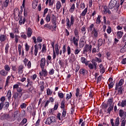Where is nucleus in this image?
I'll return each instance as SVG.
<instances>
[{
    "instance_id": "obj_32",
    "label": "nucleus",
    "mask_w": 126,
    "mask_h": 126,
    "mask_svg": "<svg viewBox=\"0 0 126 126\" xmlns=\"http://www.w3.org/2000/svg\"><path fill=\"white\" fill-rule=\"evenodd\" d=\"M4 70L6 71L7 72H9L10 71V67L8 64H5L4 67Z\"/></svg>"
},
{
    "instance_id": "obj_30",
    "label": "nucleus",
    "mask_w": 126,
    "mask_h": 126,
    "mask_svg": "<svg viewBox=\"0 0 126 126\" xmlns=\"http://www.w3.org/2000/svg\"><path fill=\"white\" fill-rule=\"evenodd\" d=\"M102 45H103V39H102L101 38H99L97 42V47H98V49Z\"/></svg>"
},
{
    "instance_id": "obj_16",
    "label": "nucleus",
    "mask_w": 126,
    "mask_h": 126,
    "mask_svg": "<svg viewBox=\"0 0 126 126\" xmlns=\"http://www.w3.org/2000/svg\"><path fill=\"white\" fill-rule=\"evenodd\" d=\"M72 41L76 47H78V41H79V37L76 38L75 36L73 37Z\"/></svg>"
},
{
    "instance_id": "obj_22",
    "label": "nucleus",
    "mask_w": 126,
    "mask_h": 126,
    "mask_svg": "<svg viewBox=\"0 0 126 126\" xmlns=\"http://www.w3.org/2000/svg\"><path fill=\"white\" fill-rule=\"evenodd\" d=\"M75 61V56L74 54H71V57L69 58V62L72 63Z\"/></svg>"
},
{
    "instance_id": "obj_54",
    "label": "nucleus",
    "mask_w": 126,
    "mask_h": 126,
    "mask_svg": "<svg viewBox=\"0 0 126 126\" xmlns=\"http://www.w3.org/2000/svg\"><path fill=\"white\" fill-rule=\"evenodd\" d=\"M36 78L37 74H34L31 76V79H32V80H33V81H35V79H36Z\"/></svg>"
},
{
    "instance_id": "obj_58",
    "label": "nucleus",
    "mask_w": 126,
    "mask_h": 126,
    "mask_svg": "<svg viewBox=\"0 0 126 126\" xmlns=\"http://www.w3.org/2000/svg\"><path fill=\"white\" fill-rule=\"evenodd\" d=\"M55 73V69L53 68L50 69V70L49 71V75H53Z\"/></svg>"
},
{
    "instance_id": "obj_56",
    "label": "nucleus",
    "mask_w": 126,
    "mask_h": 126,
    "mask_svg": "<svg viewBox=\"0 0 126 126\" xmlns=\"http://www.w3.org/2000/svg\"><path fill=\"white\" fill-rule=\"evenodd\" d=\"M58 96L61 99H63V97H64V94H63V93H58Z\"/></svg>"
},
{
    "instance_id": "obj_45",
    "label": "nucleus",
    "mask_w": 126,
    "mask_h": 126,
    "mask_svg": "<svg viewBox=\"0 0 126 126\" xmlns=\"http://www.w3.org/2000/svg\"><path fill=\"white\" fill-rule=\"evenodd\" d=\"M37 5H38V1H32V8H33V9H35V8H36V7H37Z\"/></svg>"
},
{
    "instance_id": "obj_46",
    "label": "nucleus",
    "mask_w": 126,
    "mask_h": 126,
    "mask_svg": "<svg viewBox=\"0 0 126 126\" xmlns=\"http://www.w3.org/2000/svg\"><path fill=\"white\" fill-rule=\"evenodd\" d=\"M7 97H8V100H10V99H11V91H10V90L7 92Z\"/></svg>"
},
{
    "instance_id": "obj_13",
    "label": "nucleus",
    "mask_w": 126,
    "mask_h": 126,
    "mask_svg": "<svg viewBox=\"0 0 126 126\" xmlns=\"http://www.w3.org/2000/svg\"><path fill=\"white\" fill-rule=\"evenodd\" d=\"M11 76L13 77V75L12 74L11 76H8L6 79L5 84L4 86V88H6V87H8V84L10 83V79L11 78Z\"/></svg>"
},
{
    "instance_id": "obj_14",
    "label": "nucleus",
    "mask_w": 126,
    "mask_h": 126,
    "mask_svg": "<svg viewBox=\"0 0 126 126\" xmlns=\"http://www.w3.org/2000/svg\"><path fill=\"white\" fill-rule=\"evenodd\" d=\"M23 95V94H19L18 93H15L13 95V97L15 100H16L18 98H19V99H20V98L22 97Z\"/></svg>"
},
{
    "instance_id": "obj_49",
    "label": "nucleus",
    "mask_w": 126,
    "mask_h": 126,
    "mask_svg": "<svg viewBox=\"0 0 126 126\" xmlns=\"http://www.w3.org/2000/svg\"><path fill=\"white\" fill-rule=\"evenodd\" d=\"M17 13H20L19 9H18V8H15L14 10V15H16Z\"/></svg>"
},
{
    "instance_id": "obj_29",
    "label": "nucleus",
    "mask_w": 126,
    "mask_h": 126,
    "mask_svg": "<svg viewBox=\"0 0 126 126\" xmlns=\"http://www.w3.org/2000/svg\"><path fill=\"white\" fill-rule=\"evenodd\" d=\"M74 9H75V4L73 3L72 5L71 6L69 10V12L71 13H72L73 11H74Z\"/></svg>"
},
{
    "instance_id": "obj_19",
    "label": "nucleus",
    "mask_w": 126,
    "mask_h": 126,
    "mask_svg": "<svg viewBox=\"0 0 126 126\" xmlns=\"http://www.w3.org/2000/svg\"><path fill=\"white\" fill-rule=\"evenodd\" d=\"M25 21H26V19L25 18V17L21 16L20 17V20H19V25H22V24H25Z\"/></svg>"
},
{
    "instance_id": "obj_21",
    "label": "nucleus",
    "mask_w": 126,
    "mask_h": 126,
    "mask_svg": "<svg viewBox=\"0 0 126 126\" xmlns=\"http://www.w3.org/2000/svg\"><path fill=\"white\" fill-rule=\"evenodd\" d=\"M99 71L100 72V73H102V74H103V73H105V67H104V66H103V64H100L99 65Z\"/></svg>"
},
{
    "instance_id": "obj_11",
    "label": "nucleus",
    "mask_w": 126,
    "mask_h": 126,
    "mask_svg": "<svg viewBox=\"0 0 126 126\" xmlns=\"http://www.w3.org/2000/svg\"><path fill=\"white\" fill-rule=\"evenodd\" d=\"M40 76H44L46 77L48 75V71L45 68H41V72H39Z\"/></svg>"
},
{
    "instance_id": "obj_31",
    "label": "nucleus",
    "mask_w": 126,
    "mask_h": 126,
    "mask_svg": "<svg viewBox=\"0 0 126 126\" xmlns=\"http://www.w3.org/2000/svg\"><path fill=\"white\" fill-rule=\"evenodd\" d=\"M61 7H62V3L60 1H58L56 3V8L58 10H60Z\"/></svg>"
},
{
    "instance_id": "obj_50",
    "label": "nucleus",
    "mask_w": 126,
    "mask_h": 126,
    "mask_svg": "<svg viewBox=\"0 0 126 126\" xmlns=\"http://www.w3.org/2000/svg\"><path fill=\"white\" fill-rule=\"evenodd\" d=\"M103 11V13H108V14H112V12H111V11L110 10V9H108V8H106L104 9Z\"/></svg>"
},
{
    "instance_id": "obj_5",
    "label": "nucleus",
    "mask_w": 126,
    "mask_h": 126,
    "mask_svg": "<svg viewBox=\"0 0 126 126\" xmlns=\"http://www.w3.org/2000/svg\"><path fill=\"white\" fill-rule=\"evenodd\" d=\"M57 122V119L54 116L48 118L45 122L46 125H51L52 123H56Z\"/></svg>"
},
{
    "instance_id": "obj_15",
    "label": "nucleus",
    "mask_w": 126,
    "mask_h": 126,
    "mask_svg": "<svg viewBox=\"0 0 126 126\" xmlns=\"http://www.w3.org/2000/svg\"><path fill=\"white\" fill-rule=\"evenodd\" d=\"M92 37L94 38H97L98 37V31L96 29L93 30V31L91 32Z\"/></svg>"
},
{
    "instance_id": "obj_20",
    "label": "nucleus",
    "mask_w": 126,
    "mask_h": 126,
    "mask_svg": "<svg viewBox=\"0 0 126 126\" xmlns=\"http://www.w3.org/2000/svg\"><path fill=\"white\" fill-rule=\"evenodd\" d=\"M32 33L33 30H32L31 28H29L27 33L28 38H30L31 36H32Z\"/></svg>"
},
{
    "instance_id": "obj_44",
    "label": "nucleus",
    "mask_w": 126,
    "mask_h": 126,
    "mask_svg": "<svg viewBox=\"0 0 126 126\" xmlns=\"http://www.w3.org/2000/svg\"><path fill=\"white\" fill-rule=\"evenodd\" d=\"M32 80H31V79L29 78H27V81L28 83L30 85V86H33V81H32Z\"/></svg>"
},
{
    "instance_id": "obj_48",
    "label": "nucleus",
    "mask_w": 126,
    "mask_h": 126,
    "mask_svg": "<svg viewBox=\"0 0 126 126\" xmlns=\"http://www.w3.org/2000/svg\"><path fill=\"white\" fill-rule=\"evenodd\" d=\"M30 97V94H26L23 95V99L24 100H26V99H28V98Z\"/></svg>"
},
{
    "instance_id": "obj_4",
    "label": "nucleus",
    "mask_w": 126,
    "mask_h": 126,
    "mask_svg": "<svg viewBox=\"0 0 126 126\" xmlns=\"http://www.w3.org/2000/svg\"><path fill=\"white\" fill-rule=\"evenodd\" d=\"M75 21V19H74V17L73 15H71L70 17V19L69 20V19L68 18L66 19V26L67 27H69V28H70L73 24H74V22Z\"/></svg>"
},
{
    "instance_id": "obj_26",
    "label": "nucleus",
    "mask_w": 126,
    "mask_h": 126,
    "mask_svg": "<svg viewBox=\"0 0 126 126\" xmlns=\"http://www.w3.org/2000/svg\"><path fill=\"white\" fill-rule=\"evenodd\" d=\"M50 16H51V21L54 22V21H57V17H56V15L54 13H51L50 14Z\"/></svg>"
},
{
    "instance_id": "obj_36",
    "label": "nucleus",
    "mask_w": 126,
    "mask_h": 126,
    "mask_svg": "<svg viewBox=\"0 0 126 126\" xmlns=\"http://www.w3.org/2000/svg\"><path fill=\"white\" fill-rule=\"evenodd\" d=\"M88 10V8H86L80 14L81 16L84 17L86 15V13H87V11Z\"/></svg>"
},
{
    "instance_id": "obj_6",
    "label": "nucleus",
    "mask_w": 126,
    "mask_h": 126,
    "mask_svg": "<svg viewBox=\"0 0 126 126\" xmlns=\"http://www.w3.org/2000/svg\"><path fill=\"white\" fill-rule=\"evenodd\" d=\"M110 123L111 126H120V117H118L114 122V119L110 120Z\"/></svg>"
},
{
    "instance_id": "obj_27",
    "label": "nucleus",
    "mask_w": 126,
    "mask_h": 126,
    "mask_svg": "<svg viewBox=\"0 0 126 126\" xmlns=\"http://www.w3.org/2000/svg\"><path fill=\"white\" fill-rule=\"evenodd\" d=\"M101 18H102V16L98 15L95 21L96 24H100L101 23Z\"/></svg>"
},
{
    "instance_id": "obj_60",
    "label": "nucleus",
    "mask_w": 126,
    "mask_h": 126,
    "mask_svg": "<svg viewBox=\"0 0 126 126\" xmlns=\"http://www.w3.org/2000/svg\"><path fill=\"white\" fill-rule=\"evenodd\" d=\"M19 114V111L17 110L14 112V118H17L18 117V115Z\"/></svg>"
},
{
    "instance_id": "obj_34",
    "label": "nucleus",
    "mask_w": 126,
    "mask_h": 126,
    "mask_svg": "<svg viewBox=\"0 0 126 126\" xmlns=\"http://www.w3.org/2000/svg\"><path fill=\"white\" fill-rule=\"evenodd\" d=\"M6 39V37L5 36V35H4L3 34H1L0 35V42H4V41H5Z\"/></svg>"
},
{
    "instance_id": "obj_24",
    "label": "nucleus",
    "mask_w": 126,
    "mask_h": 126,
    "mask_svg": "<svg viewBox=\"0 0 126 126\" xmlns=\"http://www.w3.org/2000/svg\"><path fill=\"white\" fill-rule=\"evenodd\" d=\"M114 97H112L109 98L107 101V105H109V106H114L113 105H112Z\"/></svg>"
},
{
    "instance_id": "obj_35",
    "label": "nucleus",
    "mask_w": 126,
    "mask_h": 126,
    "mask_svg": "<svg viewBox=\"0 0 126 126\" xmlns=\"http://www.w3.org/2000/svg\"><path fill=\"white\" fill-rule=\"evenodd\" d=\"M41 52L44 54L47 53V45H46V44H43Z\"/></svg>"
},
{
    "instance_id": "obj_18",
    "label": "nucleus",
    "mask_w": 126,
    "mask_h": 126,
    "mask_svg": "<svg viewBox=\"0 0 126 126\" xmlns=\"http://www.w3.org/2000/svg\"><path fill=\"white\" fill-rule=\"evenodd\" d=\"M7 74H8V72L5 71L4 69H2L0 70V75H1V76L5 77V76H7Z\"/></svg>"
},
{
    "instance_id": "obj_57",
    "label": "nucleus",
    "mask_w": 126,
    "mask_h": 126,
    "mask_svg": "<svg viewBox=\"0 0 126 126\" xmlns=\"http://www.w3.org/2000/svg\"><path fill=\"white\" fill-rule=\"evenodd\" d=\"M65 116H66V111L63 109V112L62 113V119H63L64 118H65Z\"/></svg>"
},
{
    "instance_id": "obj_63",
    "label": "nucleus",
    "mask_w": 126,
    "mask_h": 126,
    "mask_svg": "<svg viewBox=\"0 0 126 126\" xmlns=\"http://www.w3.org/2000/svg\"><path fill=\"white\" fill-rule=\"evenodd\" d=\"M4 106L5 109H8V107H9V102L6 101L4 103Z\"/></svg>"
},
{
    "instance_id": "obj_10",
    "label": "nucleus",
    "mask_w": 126,
    "mask_h": 126,
    "mask_svg": "<svg viewBox=\"0 0 126 126\" xmlns=\"http://www.w3.org/2000/svg\"><path fill=\"white\" fill-rule=\"evenodd\" d=\"M119 116L123 120H126V112L124 111L123 109H120L119 112Z\"/></svg>"
},
{
    "instance_id": "obj_7",
    "label": "nucleus",
    "mask_w": 126,
    "mask_h": 126,
    "mask_svg": "<svg viewBox=\"0 0 126 126\" xmlns=\"http://www.w3.org/2000/svg\"><path fill=\"white\" fill-rule=\"evenodd\" d=\"M24 68H25V67L23 64L19 65L18 66L17 71L19 75H21V74L23 73V71H24Z\"/></svg>"
},
{
    "instance_id": "obj_3",
    "label": "nucleus",
    "mask_w": 126,
    "mask_h": 126,
    "mask_svg": "<svg viewBox=\"0 0 126 126\" xmlns=\"http://www.w3.org/2000/svg\"><path fill=\"white\" fill-rule=\"evenodd\" d=\"M108 7L110 9H113L114 7H116L117 10H119L120 5L118 3V0H111Z\"/></svg>"
},
{
    "instance_id": "obj_43",
    "label": "nucleus",
    "mask_w": 126,
    "mask_h": 126,
    "mask_svg": "<svg viewBox=\"0 0 126 126\" xmlns=\"http://www.w3.org/2000/svg\"><path fill=\"white\" fill-rule=\"evenodd\" d=\"M113 109H114V105H110L109 107L107 110L108 113L111 114V112H112V111H113Z\"/></svg>"
},
{
    "instance_id": "obj_64",
    "label": "nucleus",
    "mask_w": 126,
    "mask_h": 126,
    "mask_svg": "<svg viewBox=\"0 0 126 126\" xmlns=\"http://www.w3.org/2000/svg\"><path fill=\"white\" fill-rule=\"evenodd\" d=\"M26 103H23L21 105H20V108L21 109H25L26 108Z\"/></svg>"
},
{
    "instance_id": "obj_23",
    "label": "nucleus",
    "mask_w": 126,
    "mask_h": 126,
    "mask_svg": "<svg viewBox=\"0 0 126 126\" xmlns=\"http://www.w3.org/2000/svg\"><path fill=\"white\" fill-rule=\"evenodd\" d=\"M124 35V32L122 31H119L117 32V33L116 34V36L118 39H121L122 37H123V35Z\"/></svg>"
},
{
    "instance_id": "obj_2",
    "label": "nucleus",
    "mask_w": 126,
    "mask_h": 126,
    "mask_svg": "<svg viewBox=\"0 0 126 126\" xmlns=\"http://www.w3.org/2000/svg\"><path fill=\"white\" fill-rule=\"evenodd\" d=\"M86 65H88V67L91 70L93 69L96 70L97 69V62L95 60H92L91 62L88 61V63L86 64Z\"/></svg>"
},
{
    "instance_id": "obj_9",
    "label": "nucleus",
    "mask_w": 126,
    "mask_h": 126,
    "mask_svg": "<svg viewBox=\"0 0 126 126\" xmlns=\"http://www.w3.org/2000/svg\"><path fill=\"white\" fill-rule=\"evenodd\" d=\"M0 120L1 121H9L10 120V116L8 114H4L1 115L0 117Z\"/></svg>"
},
{
    "instance_id": "obj_42",
    "label": "nucleus",
    "mask_w": 126,
    "mask_h": 126,
    "mask_svg": "<svg viewBox=\"0 0 126 126\" xmlns=\"http://www.w3.org/2000/svg\"><path fill=\"white\" fill-rule=\"evenodd\" d=\"M87 72V70L84 68H82L80 69V74H83V75H85V74Z\"/></svg>"
},
{
    "instance_id": "obj_8",
    "label": "nucleus",
    "mask_w": 126,
    "mask_h": 126,
    "mask_svg": "<svg viewBox=\"0 0 126 126\" xmlns=\"http://www.w3.org/2000/svg\"><path fill=\"white\" fill-rule=\"evenodd\" d=\"M92 49V45H89V44H86L83 50V53L84 54H85L86 53H91V49Z\"/></svg>"
},
{
    "instance_id": "obj_37",
    "label": "nucleus",
    "mask_w": 126,
    "mask_h": 126,
    "mask_svg": "<svg viewBox=\"0 0 126 126\" xmlns=\"http://www.w3.org/2000/svg\"><path fill=\"white\" fill-rule=\"evenodd\" d=\"M38 50L39 48H38L37 45H34V54L35 57L37 56V55L38 54Z\"/></svg>"
},
{
    "instance_id": "obj_47",
    "label": "nucleus",
    "mask_w": 126,
    "mask_h": 126,
    "mask_svg": "<svg viewBox=\"0 0 126 126\" xmlns=\"http://www.w3.org/2000/svg\"><path fill=\"white\" fill-rule=\"evenodd\" d=\"M74 34L76 37H79V31H78V29L77 28H75L74 30Z\"/></svg>"
},
{
    "instance_id": "obj_53",
    "label": "nucleus",
    "mask_w": 126,
    "mask_h": 126,
    "mask_svg": "<svg viewBox=\"0 0 126 126\" xmlns=\"http://www.w3.org/2000/svg\"><path fill=\"white\" fill-rule=\"evenodd\" d=\"M67 55L69 56L70 54H71V49L70 48V46H68L67 47Z\"/></svg>"
},
{
    "instance_id": "obj_38",
    "label": "nucleus",
    "mask_w": 126,
    "mask_h": 126,
    "mask_svg": "<svg viewBox=\"0 0 126 126\" xmlns=\"http://www.w3.org/2000/svg\"><path fill=\"white\" fill-rule=\"evenodd\" d=\"M55 51L57 56H59L60 54V50H59V44H55Z\"/></svg>"
},
{
    "instance_id": "obj_39",
    "label": "nucleus",
    "mask_w": 126,
    "mask_h": 126,
    "mask_svg": "<svg viewBox=\"0 0 126 126\" xmlns=\"http://www.w3.org/2000/svg\"><path fill=\"white\" fill-rule=\"evenodd\" d=\"M71 97H72V94L71 93H69V94H66V100L68 101L69 99H71Z\"/></svg>"
},
{
    "instance_id": "obj_59",
    "label": "nucleus",
    "mask_w": 126,
    "mask_h": 126,
    "mask_svg": "<svg viewBox=\"0 0 126 126\" xmlns=\"http://www.w3.org/2000/svg\"><path fill=\"white\" fill-rule=\"evenodd\" d=\"M13 32L15 34H19V31L18 28H15L13 29Z\"/></svg>"
},
{
    "instance_id": "obj_41",
    "label": "nucleus",
    "mask_w": 126,
    "mask_h": 126,
    "mask_svg": "<svg viewBox=\"0 0 126 126\" xmlns=\"http://www.w3.org/2000/svg\"><path fill=\"white\" fill-rule=\"evenodd\" d=\"M27 123V119L24 118L20 123V126H23Z\"/></svg>"
},
{
    "instance_id": "obj_1",
    "label": "nucleus",
    "mask_w": 126,
    "mask_h": 126,
    "mask_svg": "<svg viewBox=\"0 0 126 126\" xmlns=\"http://www.w3.org/2000/svg\"><path fill=\"white\" fill-rule=\"evenodd\" d=\"M124 83H125V80L123 79H121L119 83L116 84L115 90L117 91L119 95H123V92L125 91L124 87L122 86Z\"/></svg>"
},
{
    "instance_id": "obj_25",
    "label": "nucleus",
    "mask_w": 126,
    "mask_h": 126,
    "mask_svg": "<svg viewBox=\"0 0 126 126\" xmlns=\"http://www.w3.org/2000/svg\"><path fill=\"white\" fill-rule=\"evenodd\" d=\"M94 29H95L94 26V24H92L90 27L88 28V31L89 32V31L90 32H92V31H93V30H94Z\"/></svg>"
},
{
    "instance_id": "obj_62",
    "label": "nucleus",
    "mask_w": 126,
    "mask_h": 126,
    "mask_svg": "<svg viewBox=\"0 0 126 126\" xmlns=\"http://www.w3.org/2000/svg\"><path fill=\"white\" fill-rule=\"evenodd\" d=\"M64 100L63 99L61 102V109H63V110H64V108H65V106H64Z\"/></svg>"
},
{
    "instance_id": "obj_12",
    "label": "nucleus",
    "mask_w": 126,
    "mask_h": 126,
    "mask_svg": "<svg viewBox=\"0 0 126 126\" xmlns=\"http://www.w3.org/2000/svg\"><path fill=\"white\" fill-rule=\"evenodd\" d=\"M46 65V58H42L40 61V66L41 68H45Z\"/></svg>"
},
{
    "instance_id": "obj_52",
    "label": "nucleus",
    "mask_w": 126,
    "mask_h": 126,
    "mask_svg": "<svg viewBox=\"0 0 126 126\" xmlns=\"http://www.w3.org/2000/svg\"><path fill=\"white\" fill-rule=\"evenodd\" d=\"M17 93H19V94H23L22 93V91H23V89H22L21 87H20L17 89Z\"/></svg>"
},
{
    "instance_id": "obj_40",
    "label": "nucleus",
    "mask_w": 126,
    "mask_h": 126,
    "mask_svg": "<svg viewBox=\"0 0 126 126\" xmlns=\"http://www.w3.org/2000/svg\"><path fill=\"white\" fill-rule=\"evenodd\" d=\"M45 20L47 23H49L51 21V14H48L47 15Z\"/></svg>"
},
{
    "instance_id": "obj_51",
    "label": "nucleus",
    "mask_w": 126,
    "mask_h": 126,
    "mask_svg": "<svg viewBox=\"0 0 126 126\" xmlns=\"http://www.w3.org/2000/svg\"><path fill=\"white\" fill-rule=\"evenodd\" d=\"M53 94V92L51 91V89L50 88H48L47 90V95L48 96H51Z\"/></svg>"
},
{
    "instance_id": "obj_55",
    "label": "nucleus",
    "mask_w": 126,
    "mask_h": 126,
    "mask_svg": "<svg viewBox=\"0 0 126 126\" xmlns=\"http://www.w3.org/2000/svg\"><path fill=\"white\" fill-rule=\"evenodd\" d=\"M28 62H29V61H28V59L26 58H25L23 61V63H24L25 66H26L27 65V63H28Z\"/></svg>"
},
{
    "instance_id": "obj_33",
    "label": "nucleus",
    "mask_w": 126,
    "mask_h": 126,
    "mask_svg": "<svg viewBox=\"0 0 126 126\" xmlns=\"http://www.w3.org/2000/svg\"><path fill=\"white\" fill-rule=\"evenodd\" d=\"M9 2V0H5L2 4V7H7L8 6V3Z\"/></svg>"
},
{
    "instance_id": "obj_28",
    "label": "nucleus",
    "mask_w": 126,
    "mask_h": 126,
    "mask_svg": "<svg viewBox=\"0 0 126 126\" xmlns=\"http://www.w3.org/2000/svg\"><path fill=\"white\" fill-rule=\"evenodd\" d=\"M81 62L82 63H85V65H86L87 63H88V61H87V60L86 59L85 57H81Z\"/></svg>"
},
{
    "instance_id": "obj_61",
    "label": "nucleus",
    "mask_w": 126,
    "mask_h": 126,
    "mask_svg": "<svg viewBox=\"0 0 126 126\" xmlns=\"http://www.w3.org/2000/svg\"><path fill=\"white\" fill-rule=\"evenodd\" d=\"M61 116H62V114L60 113H59L57 116V118L59 120V121H62V120H63V118H62V116L61 117Z\"/></svg>"
},
{
    "instance_id": "obj_17",
    "label": "nucleus",
    "mask_w": 126,
    "mask_h": 126,
    "mask_svg": "<svg viewBox=\"0 0 126 126\" xmlns=\"http://www.w3.org/2000/svg\"><path fill=\"white\" fill-rule=\"evenodd\" d=\"M118 106H119V107H126V99L123 100L122 101V102H121V101H119Z\"/></svg>"
}]
</instances>
